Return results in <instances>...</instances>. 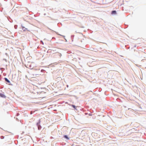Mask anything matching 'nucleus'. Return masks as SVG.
<instances>
[{
	"mask_svg": "<svg viewBox=\"0 0 146 146\" xmlns=\"http://www.w3.org/2000/svg\"><path fill=\"white\" fill-rule=\"evenodd\" d=\"M57 55L58 56L60 57L61 56H62V54H61L59 52H57Z\"/></svg>",
	"mask_w": 146,
	"mask_h": 146,
	"instance_id": "f257e3e1",
	"label": "nucleus"
},
{
	"mask_svg": "<svg viewBox=\"0 0 146 146\" xmlns=\"http://www.w3.org/2000/svg\"><path fill=\"white\" fill-rule=\"evenodd\" d=\"M5 81L8 82V83H10V81L6 78H5Z\"/></svg>",
	"mask_w": 146,
	"mask_h": 146,
	"instance_id": "f03ea898",
	"label": "nucleus"
},
{
	"mask_svg": "<svg viewBox=\"0 0 146 146\" xmlns=\"http://www.w3.org/2000/svg\"><path fill=\"white\" fill-rule=\"evenodd\" d=\"M111 13L112 14H116V11H112Z\"/></svg>",
	"mask_w": 146,
	"mask_h": 146,
	"instance_id": "7ed1b4c3",
	"label": "nucleus"
},
{
	"mask_svg": "<svg viewBox=\"0 0 146 146\" xmlns=\"http://www.w3.org/2000/svg\"><path fill=\"white\" fill-rule=\"evenodd\" d=\"M64 137L65 138L68 139H69V138L67 137V136L66 135H64Z\"/></svg>",
	"mask_w": 146,
	"mask_h": 146,
	"instance_id": "20e7f679",
	"label": "nucleus"
},
{
	"mask_svg": "<svg viewBox=\"0 0 146 146\" xmlns=\"http://www.w3.org/2000/svg\"><path fill=\"white\" fill-rule=\"evenodd\" d=\"M4 136H1V139H4Z\"/></svg>",
	"mask_w": 146,
	"mask_h": 146,
	"instance_id": "39448f33",
	"label": "nucleus"
},
{
	"mask_svg": "<svg viewBox=\"0 0 146 146\" xmlns=\"http://www.w3.org/2000/svg\"><path fill=\"white\" fill-rule=\"evenodd\" d=\"M72 106L75 109V106L74 105H72Z\"/></svg>",
	"mask_w": 146,
	"mask_h": 146,
	"instance_id": "423d86ee",
	"label": "nucleus"
},
{
	"mask_svg": "<svg viewBox=\"0 0 146 146\" xmlns=\"http://www.w3.org/2000/svg\"><path fill=\"white\" fill-rule=\"evenodd\" d=\"M1 96L2 97H3L4 96H5L4 95H2Z\"/></svg>",
	"mask_w": 146,
	"mask_h": 146,
	"instance_id": "0eeeda50",
	"label": "nucleus"
}]
</instances>
